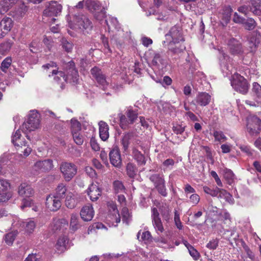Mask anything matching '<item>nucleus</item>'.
Wrapping results in <instances>:
<instances>
[{
	"label": "nucleus",
	"mask_w": 261,
	"mask_h": 261,
	"mask_svg": "<svg viewBox=\"0 0 261 261\" xmlns=\"http://www.w3.org/2000/svg\"><path fill=\"white\" fill-rule=\"evenodd\" d=\"M138 110L137 107L129 106L125 110L124 114H118L120 119V125L121 128L126 129L130 124H133L138 116Z\"/></svg>",
	"instance_id": "1"
},
{
	"label": "nucleus",
	"mask_w": 261,
	"mask_h": 261,
	"mask_svg": "<svg viewBox=\"0 0 261 261\" xmlns=\"http://www.w3.org/2000/svg\"><path fill=\"white\" fill-rule=\"evenodd\" d=\"M40 122V115L38 112L36 110L30 111L27 121L22 125V130L25 134L34 131L39 127Z\"/></svg>",
	"instance_id": "2"
},
{
	"label": "nucleus",
	"mask_w": 261,
	"mask_h": 261,
	"mask_svg": "<svg viewBox=\"0 0 261 261\" xmlns=\"http://www.w3.org/2000/svg\"><path fill=\"white\" fill-rule=\"evenodd\" d=\"M60 171L66 181H70L76 174L77 166L73 163L62 162L60 164Z\"/></svg>",
	"instance_id": "3"
},
{
	"label": "nucleus",
	"mask_w": 261,
	"mask_h": 261,
	"mask_svg": "<svg viewBox=\"0 0 261 261\" xmlns=\"http://www.w3.org/2000/svg\"><path fill=\"white\" fill-rule=\"evenodd\" d=\"M231 85L236 91L243 94H246L249 88L247 81L238 73L233 75L231 80Z\"/></svg>",
	"instance_id": "4"
},
{
	"label": "nucleus",
	"mask_w": 261,
	"mask_h": 261,
	"mask_svg": "<svg viewBox=\"0 0 261 261\" xmlns=\"http://www.w3.org/2000/svg\"><path fill=\"white\" fill-rule=\"evenodd\" d=\"M73 22L75 28L79 29L84 33H89L93 27L92 22L85 15H75Z\"/></svg>",
	"instance_id": "5"
},
{
	"label": "nucleus",
	"mask_w": 261,
	"mask_h": 261,
	"mask_svg": "<svg viewBox=\"0 0 261 261\" xmlns=\"http://www.w3.org/2000/svg\"><path fill=\"white\" fill-rule=\"evenodd\" d=\"M166 40L169 41V43H173L178 44L180 42L185 41L181 29L177 25H174L172 27L169 32L165 35Z\"/></svg>",
	"instance_id": "6"
},
{
	"label": "nucleus",
	"mask_w": 261,
	"mask_h": 261,
	"mask_svg": "<svg viewBox=\"0 0 261 261\" xmlns=\"http://www.w3.org/2000/svg\"><path fill=\"white\" fill-rule=\"evenodd\" d=\"M220 66L225 76L231 74L233 68L232 60L225 53H222L220 57Z\"/></svg>",
	"instance_id": "7"
},
{
	"label": "nucleus",
	"mask_w": 261,
	"mask_h": 261,
	"mask_svg": "<svg viewBox=\"0 0 261 261\" xmlns=\"http://www.w3.org/2000/svg\"><path fill=\"white\" fill-rule=\"evenodd\" d=\"M247 128L252 135L257 134L261 130V120L256 116H250L247 118Z\"/></svg>",
	"instance_id": "8"
},
{
	"label": "nucleus",
	"mask_w": 261,
	"mask_h": 261,
	"mask_svg": "<svg viewBox=\"0 0 261 261\" xmlns=\"http://www.w3.org/2000/svg\"><path fill=\"white\" fill-rule=\"evenodd\" d=\"M91 73L100 87L105 90L108 85V82L107 81L106 76L102 73L101 69L97 67H94L91 69Z\"/></svg>",
	"instance_id": "9"
},
{
	"label": "nucleus",
	"mask_w": 261,
	"mask_h": 261,
	"mask_svg": "<svg viewBox=\"0 0 261 261\" xmlns=\"http://www.w3.org/2000/svg\"><path fill=\"white\" fill-rule=\"evenodd\" d=\"M62 6L57 2H50L43 11L45 16H57L61 12Z\"/></svg>",
	"instance_id": "10"
},
{
	"label": "nucleus",
	"mask_w": 261,
	"mask_h": 261,
	"mask_svg": "<svg viewBox=\"0 0 261 261\" xmlns=\"http://www.w3.org/2000/svg\"><path fill=\"white\" fill-rule=\"evenodd\" d=\"M230 53L234 56H241L244 54V48L242 44L234 38L230 39L228 42Z\"/></svg>",
	"instance_id": "11"
},
{
	"label": "nucleus",
	"mask_w": 261,
	"mask_h": 261,
	"mask_svg": "<svg viewBox=\"0 0 261 261\" xmlns=\"http://www.w3.org/2000/svg\"><path fill=\"white\" fill-rule=\"evenodd\" d=\"M151 219L154 228L156 231L161 233L164 231V228L160 217L159 213L156 207L151 209Z\"/></svg>",
	"instance_id": "12"
},
{
	"label": "nucleus",
	"mask_w": 261,
	"mask_h": 261,
	"mask_svg": "<svg viewBox=\"0 0 261 261\" xmlns=\"http://www.w3.org/2000/svg\"><path fill=\"white\" fill-rule=\"evenodd\" d=\"M46 206L51 211H57L61 206V199L50 194L46 198Z\"/></svg>",
	"instance_id": "13"
},
{
	"label": "nucleus",
	"mask_w": 261,
	"mask_h": 261,
	"mask_svg": "<svg viewBox=\"0 0 261 261\" xmlns=\"http://www.w3.org/2000/svg\"><path fill=\"white\" fill-rule=\"evenodd\" d=\"M53 168V163L51 160H45L37 162L33 166V170L37 174L40 171H46L51 170Z\"/></svg>",
	"instance_id": "14"
},
{
	"label": "nucleus",
	"mask_w": 261,
	"mask_h": 261,
	"mask_svg": "<svg viewBox=\"0 0 261 261\" xmlns=\"http://www.w3.org/2000/svg\"><path fill=\"white\" fill-rule=\"evenodd\" d=\"M13 27V21L9 17H4L0 22V38L8 33Z\"/></svg>",
	"instance_id": "15"
},
{
	"label": "nucleus",
	"mask_w": 261,
	"mask_h": 261,
	"mask_svg": "<svg viewBox=\"0 0 261 261\" xmlns=\"http://www.w3.org/2000/svg\"><path fill=\"white\" fill-rule=\"evenodd\" d=\"M148 54L150 56V58H152L151 61V65L152 66L159 69L160 68H163L165 66L166 62L162 58L159 53L151 51H149Z\"/></svg>",
	"instance_id": "16"
},
{
	"label": "nucleus",
	"mask_w": 261,
	"mask_h": 261,
	"mask_svg": "<svg viewBox=\"0 0 261 261\" xmlns=\"http://www.w3.org/2000/svg\"><path fill=\"white\" fill-rule=\"evenodd\" d=\"M109 155L111 164L116 167H120L122 161L118 148L117 147L113 148L110 151Z\"/></svg>",
	"instance_id": "17"
},
{
	"label": "nucleus",
	"mask_w": 261,
	"mask_h": 261,
	"mask_svg": "<svg viewBox=\"0 0 261 261\" xmlns=\"http://www.w3.org/2000/svg\"><path fill=\"white\" fill-rule=\"evenodd\" d=\"M94 211L91 204L84 206L80 212L81 218L85 221H91L93 218Z\"/></svg>",
	"instance_id": "18"
},
{
	"label": "nucleus",
	"mask_w": 261,
	"mask_h": 261,
	"mask_svg": "<svg viewBox=\"0 0 261 261\" xmlns=\"http://www.w3.org/2000/svg\"><path fill=\"white\" fill-rule=\"evenodd\" d=\"M211 100V96L206 92H199L197 95L194 103V101L192 103L194 105H198L202 107L208 105Z\"/></svg>",
	"instance_id": "19"
},
{
	"label": "nucleus",
	"mask_w": 261,
	"mask_h": 261,
	"mask_svg": "<svg viewBox=\"0 0 261 261\" xmlns=\"http://www.w3.org/2000/svg\"><path fill=\"white\" fill-rule=\"evenodd\" d=\"M18 193L20 196L30 197L34 195V191L30 185L22 183L18 187Z\"/></svg>",
	"instance_id": "20"
},
{
	"label": "nucleus",
	"mask_w": 261,
	"mask_h": 261,
	"mask_svg": "<svg viewBox=\"0 0 261 261\" xmlns=\"http://www.w3.org/2000/svg\"><path fill=\"white\" fill-rule=\"evenodd\" d=\"M185 49V46L180 43L178 44L173 43H169V53L172 56H180Z\"/></svg>",
	"instance_id": "21"
},
{
	"label": "nucleus",
	"mask_w": 261,
	"mask_h": 261,
	"mask_svg": "<svg viewBox=\"0 0 261 261\" xmlns=\"http://www.w3.org/2000/svg\"><path fill=\"white\" fill-rule=\"evenodd\" d=\"M87 193L90 199L94 201L97 200L100 196L101 191L97 185L92 184L89 187Z\"/></svg>",
	"instance_id": "22"
},
{
	"label": "nucleus",
	"mask_w": 261,
	"mask_h": 261,
	"mask_svg": "<svg viewBox=\"0 0 261 261\" xmlns=\"http://www.w3.org/2000/svg\"><path fill=\"white\" fill-rule=\"evenodd\" d=\"M98 125L99 137L102 140L106 141L109 137V126L103 121H100Z\"/></svg>",
	"instance_id": "23"
},
{
	"label": "nucleus",
	"mask_w": 261,
	"mask_h": 261,
	"mask_svg": "<svg viewBox=\"0 0 261 261\" xmlns=\"http://www.w3.org/2000/svg\"><path fill=\"white\" fill-rule=\"evenodd\" d=\"M18 0H2L0 2V14H5Z\"/></svg>",
	"instance_id": "24"
},
{
	"label": "nucleus",
	"mask_w": 261,
	"mask_h": 261,
	"mask_svg": "<svg viewBox=\"0 0 261 261\" xmlns=\"http://www.w3.org/2000/svg\"><path fill=\"white\" fill-rule=\"evenodd\" d=\"M54 75H55L54 80L58 83H62V81L66 82L67 80V76L62 71H57L53 69L52 70V76Z\"/></svg>",
	"instance_id": "25"
},
{
	"label": "nucleus",
	"mask_w": 261,
	"mask_h": 261,
	"mask_svg": "<svg viewBox=\"0 0 261 261\" xmlns=\"http://www.w3.org/2000/svg\"><path fill=\"white\" fill-rule=\"evenodd\" d=\"M252 92L256 102L261 103V86L257 83H253Z\"/></svg>",
	"instance_id": "26"
},
{
	"label": "nucleus",
	"mask_w": 261,
	"mask_h": 261,
	"mask_svg": "<svg viewBox=\"0 0 261 261\" xmlns=\"http://www.w3.org/2000/svg\"><path fill=\"white\" fill-rule=\"evenodd\" d=\"M133 154L134 159L137 162L139 165H144L146 164V159L143 154L138 150L134 148L133 150Z\"/></svg>",
	"instance_id": "27"
},
{
	"label": "nucleus",
	"mask_w": 261,
	"mask_h": 261,
	"mask_svg": "<svg viewBox=\"0 0 261 261\" xmlns=\"http://www.w3.org/2000/svg\"><path fill=\"white\" fill-rule=\"evenodd\" d=\"M104 24L108 26L109 30H110L112 27L116 30L120 28L119 23L117 18L111 16H109V18L105 20Z\"/></svg>",
	"instance_id": "28"
},
{
	"label": "nucleus",
	"mask_w": 261,
	"mask_h": 261,
	"mask_svg": "<svg viewBox=\"0 0 261 261\" xmlns=\"http://www.w3.org/2000/svg\"><path fill=\"white\" fill-rule=\"evenodd\" d=\"M251 12L254 14L259 15L261 14V2L260 0H251Z\"/></svg>",
	"instance_id": "29"
},
{
	"label": "nucleus",
	"mask_w": 261,
	"mask_h": 261,
	"mask_svg": "<svg viewBox=\"0 0 261 261\" xmlns=\"http://www.w3.org/2000/svg\"><path fill=\"white\" fill-rule=\"evenodd\" d=\"M21 136L20 132L19 129L17 130L14 134H13L12 136V143L14 144L15 147H18L19 149L20 148H22L23 146H20V142L23 143V142H25V141H22L20 139Z\"/></svg>",
	"instance_id": "30"
},
{
	"label": "nucleus",
	"mask_w": 261,
	"mask_h": 261,
	"mask_svg": "<svg viewBox=\"0 0 261 261\" xmlns=\"http://www.w3.org/2000/svg\"><path fill=\"white\" fill-rule=\"evenodd\" d=\"M232 9L230 6H225L222 10V19L227 23L231 18Z\"/></svg>",
	"instance_id": "31"
},
{
	"label": "nucleus",
	"mask_w": 261,
	"mask_h": 261,
	"mask_svg": "<svg viewBox=\"0 0 261 261\" xmlns=\"http://www.w3.org/2000/svg\"><path fill=\"white\" fill-rule=\"evenodd\" d=\"M259 39L256 37H251L248 40V46L250 52L254 53L256 51L258 44Z\"/></svg>",
	"instance_id": "32"
},
{
	"label": "nucleus",
	"mask_w": 261,
	"mask_h": 261,
	"mask_svg": "<svg viewBox=\"0 0 261 261\" xmlns=\"http://www.w3.org/2000/svg\"><path fill=\"white\" fill-rule=\"evenodd\" d=\"M67 192V188L66 186L62 183L59 184L56 188L55 196L59 199H62L65 197V194Z\"/></svg>",
	"instance_id": "33"
},
{
	"label": "nucleus",
	"mask_w": 261,
	"mask_h": 261,
	"mask_svg": "<svg viewBox=\"0 0 261 261\" xmlns=\"http://www.w3.org/2000/svg\"><path fill=\"white\" fill-rule=\"evenodd\" d=\"M61 45L62 48L67 53L71 52L73 44L72 42L68 41L66 38L62 37L60 40Z\"/></svg>",
	"instance_id": "34"
},
{
	"label": "nucleus",
	"mask_w": 261,
	"mask_h": 261,
	"mask_svg": "<svg viewBox=\"0 0 261 261\" xmlns=\"http://www.w3.org/2000/svg\"><path fill=\"white\" fill-rule=\"evenodd\" d=\"M27 11V7L22 4L18 8L15 10L14 13V17L17 19H20L23 17Z\"/></svg>",
	"instance_id": "35"
},
{
	"label": "nucleus",
	"mask_w": 261,
	"mask_h": 261,
	"mask_svg": "<svg viewBox=\"0 0 261 261\" xmlns=\"http://www.w3.org/2000/svg\"><path fill=\"white\" fill-rule=\"evenodd\" d=\"M133 137V134L132 133H127L125 134L122 138L121 144L123 146L124 150H126L130 143V140Z\"/></svg>",
	"instance_id": "36"
},
{
	"label": "nucleus",
	"mask_w": 261,
	"mask_h": 261,
	"mask_svg": "<svg viewBox=\"0 0 261 261\" xmlns=\"http://www.w3.org/2000/svg\"><path fill=\"white\" fill-rule=\"evenodd\" d=\"M76 200L74 198V195L72 193H68L67 195L65 200V205L69 208H73L76 205Z\"/></svg>",
	"instance_id": "37"
},
{
	"label": "nucleus",
	"mask_w": 261,
	"mask_h": 261,
	"mask_svg": "<svg viewBox=\"0 0 261 261\" xmlns=\"http://www.w3.org/2000/svg\"><path fill=\"white\" fill-rule=\"evenodd\" d=\"M159 210L160 213L163 218V219L166 221H168L170 219V211L169 210V207L165 204V205H162L159 207Z\"/></svg>",
	"instance_id": "38"
},
{
	"label": "nucleus",
	"mask_w": 261,
	"mask_h": 261,
	"mask_svg": "<svg viewBox=\"0 0 261 261\" xmlns=\"http://www.w3.org/2000/svg\"><path fill=\"white\" fill-rule=\"evenodd\" d=\"M113 189L116 193H124L125 188L121 181L116 180L113 183Z\"/></svg>",
	"instance_id": "39"
},
{
	"label": "nucleus",
	"mask_w": 261,
	"mask_h": 261,
	"mask_svg": "<svg viewBox=\"0 0 261 261\" xmlns=\"http://www.w3.org/2000/svg\"><path fill=\"white\" fill-rule=\"evenodd\" d=\"M13 44L11 41H7L0 44V54L5 55L11 49Z\"/></svg>",
	"instance_id": "40"
},
{
	"label": "nucleus",
	"mask_w": 261,
	"mask_h": 261,
	"mask_svg": "<svg viewBox=\"0 0 261 261\" xmlns=\"http://www.w3.org/2000/svg\"><path fill=\"white\" fill-rule=\"evenodd\" d=\"M243 24L244 25L245 29L248 31L253 30L256 25V22L252 18H248L247 19H245Z\"/></svg>",
	"instance_id": "41"
},
{
	"label": "nucleus",
	"mask_w": 261,
	"mask_h": 261,
	"mask_svg": "<svg viewBox=\"0 0 261 261\" xmlns=\"http://www.w3.org/2000/svg\"><path fill=\"white\" fill-rule=\"evenodd\" d=\"M126 171L127 174L129 177L134 178L136 175L137 169L134 164L129 163L126 166Z\"/></svg>",
	"instance_id": "42"
},
{
	"label": "nucleus",
	"mask_w": 261,
	"mask_h": 261,
	"mask_svg": "<svg viewBox=\"0 0 261 261\" xmlns=\"http://www.w3.org/2000/svg\"><path fill=\"white\" fill-rule=\"evenodd\" d=\"M20 145L23 146L22 148H20L19 149L18 147H16V148L18 150H19L20 151V152L22 153L23 155H24L25 156H28L32 151L31 148L29 147L27 145V143L25 141L23 142V143L21 142H20Z\"/></svg>",
	"instance_id": "43"
},
{
	"label": "nucleus",
	"mask_w": 261,
	"mask_h": 261,
	"mask_svg": "<svg viewBox=\"0 0 261 261\" xmlns=\"http://www.w3.org/2000/svg\"><path fill=\"white\" fill-rule=\"evenodd\" d=\"M106 13V12L105 10H101L100 11L98 12L95 14V18L98 20L102 24L103 23H104L105 20L107 18Z\"/></svg>",
	"instance_id": "44"
},
{
	"label": "nucleus",
	"mask_w": 261,
	"mask_h": 261,
	"mask_svg": "<svg viewBox=\"0 0 261 261\" xmlns=\"http://www.w3.org/2000/svg\"><path fill=\"white\" fill-rule=\"evenodd\" d=\"M78 218V215L76 214H72L71 216L70 226L74 231L77 228Z\"/></svg>",
	"instance_id": "45"
},
{
	"label": "nucleus",
	"mask_w": 261,
	"mask_h": 261,
	"mask_svg": "<svg viewBox=\"0 0 261 261\" xmlns=\"http://www.w3.org/2000/svg\"><path fill=\"white\" fill-rule=\"evenodd\" d=\"M72 134L75 143L79 145L83 144L84 142V137L80 133L77 132H73Z\"/></svg>",
	"instance_id": "46"
},
{
	"label": "nucleus",
	"mask_w": 261,
	"mask_h": 261,
	"mask_svg": "<svg viewBox=\"0 0 261 261\" xmlns=\"http://www.w3.org/2000/svg\"><path fill=\"white\" fill-rule=\"evenodd\" d=\"M66 239L64 237L60 238L56 245L57 249L59 251H62L65 248Z\"/></svg>",
	"instance_id": "47"
},
{
	"label": "nucleus",
	"mask_w": 261,
	"mask_h": 261,
	"mask_svg": "<svg viewBox=\"0 0 261 261\" xmlns=\"http://www.w3.org/2000/svg\"><path fill=\"white\" fill-rule=\"evenodd\" d=\"M12 63V59L10 57L6 58L3 60L1 64V68L2 70L5 72H6L7 70L10 67Z\"/></svg>",
	"instance_id": "48"
},
{
	"label": "nucleus",
	"mask_w": 261,
	"mask_h": 261,
	"mask_svg": "<svg viewBox=\"0 0 261 261\" xmlns=\"http://www.w3.org/2000/svg\"><path fill=\"white\" fill-rule=\"evenodd\" d=\"M150 180L153 182L155 186H156L159 184L164 182V180L160 176L159 174H155L150 176Z\"/></svg>",
	"instance_id": "49"
},
{
	"label": "nucleus",
	"mask_w": 261,
	"mask_h": 261,
	"mask_svg": "<svg viewBox=\"0 0 261 261\" xmlns=\"http://www.w3.org/2000/svg\"><path fill=\"white\" fill-rule=\"evenodd\" d=\"M17 233L15 231L7 233L5 236V242L8 245L12 244L15 240Z\"/></svg>",
	"instance_id": "50"
},
{
	"label": "nucleus",
	"mask_w": 261,
	"mask_h": 261,
	"mask_svg": "<svg viewBox=\"0 0 261 261\" xmlns=\"http://www.w3.org/2000/svg\"><path fill=\"white\" fill-rule=\"evenodd\" d=\"M203 191L204 192L207 194H210L212 196L215 197L217 196L219 193V188L218 187H216L214 189H211L209 187L207 186L203 187Z\"/></svg>",
	"instance_id": "51"
},
{
	"label": "nucleus",
	"mask_w": 261,
	"mask_h": 261,
	"mask_svg": "<svg viewBox=\"0 0 261 261\" xmlns=\"http://www.w3.org/2000/svg\"><path fill=\"white\" fill-rule=\"evenodd\" d=\"M69 66H70L68 74L69 75L70 72H71V75L73 76V78H74L75 80L77 79V77H78V72L77 70H76L74 68V63L73 62H69L68 63Z\"/></svg>",
	"instance_id": "52"
},
{
	"label": "nucleus",
	"mask_w": 261,
	"mask_h": 261,
	"mask_svg": "<svg viewBox=\"0 0 261 261\" xmlns=\"http://www.w3.org/2000/svg\"><path fill=\"white\" fill-rule=\"evenodd\" d=\"M87 9L88 10L92 11V10H96L99 9V5L97 2L87 0Z\"/></svg>",
	"instance_id": "53"
},
{
	"label": "nucleus",
	"mask_w": 261,
	"mask_h": 261,
	"mask_svg": "<svg viewBox=\"0 0 261 261\" xmlns=\"http://www.w3.org/2000/svg\"><path fill=\"white\" fill-rule=\"evenodd\" d=\"M224 176L228 182H231L234 177V174L232 171L228 169H225L224 171Z\"/></svg>",
	"instance_id": "54"
},
{
	"label": "nucleus",
	"mask_w": 261,
	"mask_h": 261,
	"mask_svg": "<svg viewBox=\"0 0 261 261\" xmlns=\"http://www.w3.org/2000/svg\"><path fill=\"white\" fill-rule=\"evenodd\" d=\"M188 250L190 255L193 258L194 260H197L199 258L200 256L199 253L192 246L190 247Z\"/></svg>",
	"instance_id": "55"
},
{
	"label": "nucleus",
	"mask_w": 261,
	"mask_h": 261,
	"mask_svg": "<svg viewBox=\"0 0 261 261\" xmlns=\"http://www.w3.org/2000/svg\"><path fill=\"white\" fill-rule=\"evenodd\" d=\"M214 136L216 140L218 141H225L226 137L221 131H215L214 132Z\"/></svg>",
	"instance_id": "56"
},
{
	"label": "nucleus",
	"mask_w": 261,
	"mask_h": 261,
	"mask_svg": "<svg viewBox=\"0 0 261 261\" xmlns=\"http://www.w3.org/2000/svg\"><path fill=\"white\" fill-rule=\"evenodd\" d=\"M174 222L177 228L179 230L182 229V225L180 220L179 214L178 212L175 210L174 211Z\"/></svg>",
	"instance_id": "57"
},
{
	"label": "nucleus",
	"mask_w": 261,
	"mask_h": 261,
	"mask_svg": "<svg viewBox=\"0 0 261 261\" xmlns=\"http://www.w3.org/2000/svg\"><path fill=\"white\" fill-rule=\"evenodd\" d=\"M81 123L77 120H71V132H79L81 130Z\"/></svg>",
	"instance_id": "58"
},
{
	"label": "nucleus",
	"mask_w": 261,
	"mask_h": 261,
	"mask_svg": "<svg viewBox=\"0 0 261 261\" xmlns=\"http://www.w3.org/2000/svg\"><path fill=\"white\" fill-rule=\"evenodd\" d=\"M155 187L157 189L159 193L162 196L164 197L167 196V193L165 186V182L159 184V185L155 186Z\"/></svg>",
	"instance_id": "59"
},
{
	"label": "nucleus",
	"mask_w": 261,
	"mask_h": 261,
	"mask_svg": "<svg viewBox=\"0 0 261 261\" xmlns=\"http://www.w3.org/2000/svg\"><path fill=\"white\" fill-rule=\"evenodd\" d=\"M113 212V216L115 218V222L118 223L120 222V216L119 214L117 208V206L115 204H113L111 206Z\"/></svg>",
	"instance_id": "60"
},
{
	"label": "nucleus",
	"mask_w": 261,
	"mask_h": 261,
	"mask_svg": "<svg viewBox=\"0 0 261 261\" xmlns=\"http://www.w3.org/2000/svg\"><path fill=\"white\" fill-rule=\"evenodd\" d=\"M40 256L36 253H31L28 255L24 261H40Z\"/></svg>",
	"instance_id": "61"
},
{
	"label": "nucleus",
	"mask_w": 261,
	"mask_h": 261,
	"mask_svg": "<svg viewBox=\"0 0 261 261\" xmlns=\"http://www.w3.org/2000/svg\"><path fill=\"white\" fill-rule=\"evenodd\" d=\"M90 143L91 147L93 150L97 151L100 150L99 145L97 143L95 138L92 137L90 139Z\"/></svg>",
	"instance_id": "62"
},
{
	"label": "nucleus",
	"mask_w": 261,
	"mask_h": 261,
	"mask_svg": "<svg viewBox=\"0 0 261 261\" xmlns=\"http://www.w3.org/2000/svg\"><path fill=\"white\" fill-rule=\"evenodd\" d=\"M251 8L250 6L243 5L238 8V10L239 12L247 15L250 12H251Z\"/></svg>",
	"instance_id": "63"
},
{
	"label": "nucleus",
	"mask_w": 261,
	"mask_h": 261,
	"mask_svg": "<svg viewBox=\"0 0 261 261\" xmlns=\"http://www.w3.org/2000/svg\"><path fill=\"white\" fill-rule=\"evenodd\" d=\"M199 196L195 193L190 196V201L194 205L197 204L199 202Z\"/></svg>",
	"instance_id": "64"
}]
</instances>
